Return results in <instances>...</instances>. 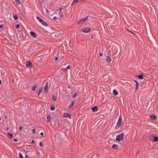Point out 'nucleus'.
Instances as JSON below:
<instances>
[{
    "mask_svg": "<svg viewBox=\"0 0 158 158\" xmlns=\"http://www.w3.org/2000/svg\"><path fill=\"white\" fill-rule=\"evenodd\" d=\"M91 26L89 23H86L84 27L81 30V31L85 33L89 32L91 30Z\"/></svg>",
    "mask_w": 158,
    "mask_h": 158,
    "instance_id": "obj_1",
    "label": "nucleus"
},
{
    "mask_svg": "<svg viewBox=\"0 0 158 158\" xmlns=\"http://www.w3.org/2000/svg\"><path fill=\"white\" fill-rule=\"evenodd\" d=\"M36 19L37 20L40 22L41 24H42L43 25L45 26L46 27L48 26V24L46 22H45L42 19H41L39 17H36Z\"/></svg>",
    "mask_w": 158,
    "mask_h": 158,
    "instance_id": "obj_2",
    "label": "nucleus"
},
{
    "mask_svg": "<svg viewBox=\"0 0 158 158\" xmlns=\"http://www.w3.org/2000/svg\"><path fill=\"white\" fill-rule=\"evenodd\" d=\"M124 135L123 133L118 135L116 139V140L118 141H121L123 140V136Z\"/></svg>",
    "mask_w": 158,
    "mask_h": 158,
    "instance_id": "obj_3",
    "label": "nucleus"
},
{
    "mask_svg": "<svg viewBox=\"0 0 158 158\" xmlns=\"http://www.w3.org/2000/svg\"><path fill=\"white\" fill-rule=\"evenodd\" d=\"M90 18H91L90 17L87 16L84 19H82L80 20V23L79 24L82 23V22H87L88 20H89Z\"/></svg>",
    "mask_w": 158,
    "mask_h": 158,
    "instance_id": "obj_4",
    "label": "nucleus"
},
{
    "mask_svg": "<svg viewBox=\"0 0 158 158\" xmlns=\"http://www.w3.org/2000/svg\"><path fill=\"white\" fill-rule=\"evenodd\" d=\"M50 82L49 81H46L45 87L44 89H48V88H49L50 86Z\"/></svg>",
    "mask_w": 158,
    "mask_h": 158,
    "instance_id": "obj_5",
    "label": "nucleus"
},
{
    "mask_svg": "<svg viewBox=\"0 0 158 158\" xmlns=\"http://www.w3.org/2000/svg\"><path fill=\"white\" fill-rule=\"evenodd\" d=\"M106 60L107 62H110L111 60V58L109 56H106Z\"/></svg>",
    "mask_w": 158,
    "mask_h": 158,
    "instance_id": "obj_6",
    "label": "nucleus"
},
{
    "mask_svg": "<svg viewBox=\"0 0 158 158\" xmlns=\"http://www.w3.org/2000/svg\"><path fill=\"white\" fill-rule=\"evenodd\" d=\"M64 116L65 117H68L71 118V115L70 114H68L67 113H64Z\"/></svg>",
    "mask_w": 158,
    "mask_h": 158,
    "instance_id": "obj_7",
    "label": "nucleus"
},
{
    "mask_svg": "<svg viewBox=\"0 0 158 158\" xmlns=\"http://www.w3.org/2000/svg\"><path fill=\"white\" fill-rule=\"evenodd\" d=\"M32 63L30 62H27L26 64V66L29 68L31 67L32 66Z\"/></svg>",
    "mask_w": 158,
    "mask_h": 158,
    "instance_id": "obj_8",
    "label": "nucleus"
},
{
    "mask_svg": "<svg viewBox=\"0 0 158 158\" xmlns=\"http://www.w3.org/2000/svg\"><path fill=\"white\" fill-rule=\"evenodd\" d=\"M30 33L31 36L35 38L36 37V35L34 32L31 31Z\"/></svg>",
    "mask_w": 158,
    "mask_h": 158,
    "instance_id": "obj_9",
    "label": "nucleus"
},
{
    "mask_svg": "<svg viewBox=\"0 0 158 158\" xmlns=\"http://www.w3.org/2000/svg\"><path fill=\"white\" fill-rule=\"evenodd\" d=\"M150 118L152 120H156V116L155 115L152 114L150 116Z\"/></svg>",
    "mask_w": 158,
    "mask_h": 158,
    "instance_id": "obj_10",
    "label": "nucleus"
},
{
    "mask_svg": "<svg viewBox=\"0 0 158 158\" xmlns=\"http://www.w3.org/2000/svg\"><path fill=\"white\" fill-rule=\"evenodd\" d=\"M152 135V136L153 138H154V140L153 141L154 142H157L158 141V137L156 136H155L154 135Z\"/></svg>",
    "mask_w": 158,
    "mask_h": 158,
    "instance_id": "obj_11",
    "label": "nucleus"
},
{
    "mask_svg": "<svg viewBox=\"0 0 158 158\" xmlns=\"http://www.w3.org/2000/svg\"><path fill=\"white\" fill-rule=\"evenodd\" d=\"M122 122V119L120 117L118 119V122H117V124H118L119 125H120V126Z\"/></svg>",
    "mask_w": 158,
    "mask_h": 158,
    "instance_id": "obj_12",
    "label": "nucleus"
},
{
    "mask_svg": "<svg viewBox=\"0 0 158 158\" xmlns=\"http://www.w3.org/2000/svg\"><path fill=\"white\" fill-rule=\"evenodd\" d=\"M91 109L93 112H95L98 110V107L97 106L91 108Z\"/></svg>",
    "mask_w": 158,
    "mask_h": 158,
    "instance_id": "obj_13",
    "label": "nucleus"
},
{
    "mask_svg": "<svg viewBox=\"0 0 158 158\" xmlns=\"http://www.w3.org/2000/svg\"><path fill=\"white\" fill-rule=\"evenodd\" d=\"M7 135L8 138L10 139H12L13 137L12 134L10 133H7Z\"/></svg>",
    "mask_w": 158,
    "mask_h": 158,
    "instance_id": "obj_14",
    "label": "nucleus"
},
{
    "mask_svg": "<svg viewBox=\"0 0 158 158\" xmlns=\"http://www.w3.org/2000/svg\"><path fill=\"white\" fill-rule=\"evenodd\" d=\"M21 36V35L20 33H18L17 34V39L18 40H20Z\"/></svg>",
    "mask_w": 158,
    "mask_h": 158,
    "instance_id": "obj_15",
    "label": "nucleus"
},
{
    "mask_svg": "<svg viewBox=\"0 0 158 158\" xmlns=\"http://www.w3.org/2000/svg\"><path fill=\"white\" fill-rule=\"evenodd\" d=\"M137 78L140 79H143V75H140L136 77Z\"/></svg>",
    "mask_w": 158,
    "mask_h": 158,
    "instance_id": "obj_16",
    "label": "nucleus"
},
{
    "mask_svg": "<svg viewBox=\"0 0 158 158\" xmlns=\"http://www.w3.org/2000/svg\"><path fill=\"white\" fill-rule=\"evenodd\" d=\"M51 117L50 115H47V120L48 122H49L51 120Z\"/></svg>",
    "mask_w": 158,
    "mask_h": 158,
    "instance_id": "obj_17",
    "label": "nucleus"
},
{
    "mask_svg": "<svg viewBox=\"0 0 158 158\" xmlns=\"http://www.w3.org/2000/svg\"><path fill=\"white\" fill-rule=\"evenodd\" d=\"M74 103L75 102L74 101L72 102L71 104L69 106V108L70 109L71 108H72L74 105Z\"/></svg>",
    "mask_w": 158,
    "mask_h": 158,
    "instance_id": "obj_18",
    "label": "nucleus"
},
{
    "mask_svg": "<svg viewBox=\"0 0 158 158\" xmlns=\"http://www.w3.org/2000/svg\"><path fill=\"white\" fill-rule=\"evenodd\" d=\"M113 94L115 95H117L118 94V92L116 91V89H113Z\"/></svg>",
    "mask_w": 158,
    "mask_h": 158,
    "instance_id": "obj_19",
    "label": "nucleus"
},
{
    "mask_svg": "<svg viewBox=\"0 0 158 158\" xmlns=\"http://www.w3.org/2000/svg\"><path fill=\"white\" fill-rule=\"evenodd\" d=\"M112 148L115 149L118 148V146L117 144H114L112 145Z\"/></svg>",
    "mask_w": 158,
    "mask_h": 158,
    "instance_id": "obj_20",
    "label": "nucleus"
},
{
    "mask_svg": "<svg viewBox=\"0 0 158 158\" xmlns=\"http://www.w3.org/2000/svg\"><path fill=\"white\" fill-rule=\"evenodd\" d=\"M78 93L77 92H76L74 93V94L73 95V98H74L76 97L78 95Z\"/></svg>",
    "mask_w": 158,
    "mask_h": 158,
    "instance_id": "obj_21",
    "label": "nucleus"
},
{
    "mask_svg": "<svg viewBox=\"0 0 158 158\" xmlns=\"http://www.w3.org/2000/svg\"><path fill=\"white\" fill-rule=\"evenodd\" d=\"M79 0H74L72 5L75 4Z\"/></svg>",
    "mask_w": 158,
    "mask_h": 158,
    "instance_id": "obj_22",
    "label": "nucleus"
},
{
    "mask_svg": "<svg viewBox=\"0 0 158 158\" xmlns=\"http://www.w3.org/2000/svg\"><path fill=\"white\" fill-rule=\"evenodd\" d=\"M19 156L20 158H23V156L21 153L20 152L19 153Z\"/></svg>",
    "mask_w": 158,
    "mask_h": 158,
    "instance_id": "obj_23",
    "label": "nucleus"
},
{
    "mask_svg": "<svg viewBox=\"0 0 158 158\" xmlns=\"http://www.w3.org/2000/svg\"><path fill=\"white\" fill-rule=\"evenodd\" d=\"M135 82L136 84V87L135 89H137L138 87L139 83L138 82H136L135 80Z\"/></svg>",
    "mask_w": 158,
    "mask_h": 158,
    "instance_id": "obj_24",
    "label": "nucleus"
},
{
    "mask_svg": "<svg viewBox=\"0 0 158 158\" xmlns=\"http://www.w3.org/2000/svg\"><path fill=\"white\" fill-rule=\"evenodd\" d=\"M52 99L54 101H56V100L57 98L56 97L53 95L52 96Z\"/></svg>",
    "mask_w": 158,
    "mask_h": 158,
    "instance_id": "obj_25",
    "label": "nucleus"
},
{
    "mask_svg": "<svg viewBox=\"0 0 158 158\" xmlns=\"http://www.w3.org/2000/svg\"><path fill=\"white\" fill-rule=\"evenodd\" d=\"M13 17L15 20H17L18 19V17L16 15H13Z\"/></svg>",
    "mask_w": 158,
    "mask_h": 158,
    "instance_id": "obj_26",
    "label": "nucleus"
},
{
    "mask_svg": "<svg viewBox=\"0 0 158 158\" xmlns=\"http://www.w3.org/2000/svg\"><path fill=\"white\" fill-rule=\"evenodd\" d=\"M55 108L54 106H51L50 108V110H55Z\"/></svg>",
    "mask_w": 158,
    "mask_h": 158,
    "instance_id": "obj_27",
    "label": "nucleus"
},
{
    "mask_svg": "<svg viewBox=\"0 0 158 158\" xmlns=\"http://www.w3.org/2000/svg\"><path fill=\"white\" fill-rule=\"evenodd\" d=\"M43 89H39V91L38 92L37 94L38 95H39L41 93Z\"/></svg>",
    "mask_w": 158,
    "mask_h": 158,
    "instance_id": "obj_28",
    "label": "nucleus"
},
{
    "mask_svg": "<svg viewBox=\"0 0 158 158\" xmlns=\"http://www.w3.org/2000/svg\"><path fill=\"white\" fill-rule=\"evenodd\" d=\"M70 67L69 65H68L66 69H64L65 70L67 71V69H70ZM62 70H63V69H62Z\"/></svg>",
    "mask_w": 158,
    "mask_h": 158,
    "instance_id": "obj_29",
    "label": "nucleus"
},
{
    "mask_svg": "<svg viewBox=\"0 0 158 158\" xmlns=\"http://www.w3.org/2000/svg\"><path fill=\"white\" fill-rule=\"evenodd\" d=\"M37 85H35L32 88V89H36L37 87Z\"/></svg>",
    "mask_w": 158,
    "mask_h": 158,
    "instance_id": "obj_30",
    "label": "nucleus"
},
{
    "mask_svg": "<svg viewBox=\"0 0 158 158\" xmlns=\"http://www.w3.org/2000/svg\"><path fill=\"white\" fill-rule=\"evenodd\" d=\"M15 27H16L17 29H18V28H19L20 25L19 24H17V25H15Z\"/></svg>",
    "mask_w": 158,
    "mask_h": 158,
    "instance_id": "obj_31",
    "label": "nucleus"
},
{
    "mask_svg": "<svg viewBox=\"0 0 158 158\" xmlns=\"http://www.w3.org/2000/svg\"><path fill=\"white\" fill-rule=\"evenodd\" d=\"M120 126V125H119L117 124L116 126L115 129H118V128H119V127Z\"/></svg>",
    "mask_w": 158,
    "mask_h": 158,
    "instance_id": "obj_32",
    "label": "nucleus"
},
{
    "mask_svg": "<svg viewBox=\"0 0 158 158\" xmlns=\"http://www.w3.org/2000/svg\"><path fill=\"white\" fill-rule=\"evenodd\" d=\"M46 13L48 15H49L50 14V11L48 10H46Z\"/></svg>",
    "mask_w": 158,
    "mask_h": 158,
    "instance_id": "obj_33",
    "label": "nucleus"
},
{
    "mask_svg": "<svg viewBox=\"0 0 158 158\" xmlns=\"http://www.w3.org/2000/svg\"><path fill=\"white\" fill-rule=\"evenodd\" d=\"M16 2L17 5H19L20 4V2L19 0H17Z\"/></svg>",
    "mask_w": 158,
    "mask_h": 158,
    "instance_id": "obj_34",
    "label": "nucleus"
},
{
    "mask_svg": "<svg viewBox=\"0 0 158 158\" xmlns=\"http://www.w3.org/2000/svg\"><path fill=\"white\" fill-rule=\"evenodd\" d=\"M60 10V11L59 12V14H60V13H61L62 9L61 8V7H60V8L59 9V10Z\"/></svg>",
    "mask_w": 158,
    "mask_h": 158,
    "instance_id": "obj_35",
    "label": "nucleus"
},
{
    "mask_svg": "<svg viewBox=\"0 0 158 158\" xmlns=\"http://www.w3.org/2000/svg\"><path fill=\"white\" fill-rule=\"evenodd\" d=\"M35 89H31V90L30 91L31 93H33L35 92Z\"/></svg>",
    "mask_w": 158,
    "mask_h": 158,
    "instance_id": "obj_36",
    "label": "nucleus"
},
{
    "mask_svg": "<svg viewBox=\"0 0 158 158\" xmlns=\"http://www.w3.org/2000/svg\"><path fill=\"white\" fill-rule=\"evenodd\" d=\"M39 145L40 146H41V147L42 146L43 142L41 141L40 142V143H39Z\"/></svg>",
    "mask_w": 158,
    "mask_h": 158,
    "instance_id": "obj_37",
    "label": "nucleus"
},
{
    "mask_svg": "<svg viewBox=\"0 0 158 158\" xmlns=\"http://www.w3.org/2000/svg\"><path fill=\"white\" fill-rule=\"evenodd\" d=\"M35 131H36V130L35 129H33V131H32V134H34V133H35Z\"/></svg>",
    "mask_w": 158,
    "mask_h": 158,
    "instance_id": "obj_38",
    "label": "nucleus"
},
{
    "mask_svg": "<svg viewBox=\"0 0 158 158\" xmlns=\"http://www.w3.org/2000/svg\"><path fill=\"white\" fill-rule=\"evenodd\" d=\"M19 129L20 131L22 130L23 129V127L22 126H20Z\"/></svg>",
    "mask_w": 158,
    "mask_h": 158,
    "instance_id": "obj_39",
    "label": "nucleus"
},
{
    "mask_svg": "<svg viewBox=\"0 0 158 158\" xmlns=\"http://www.w3.org/2000/svg\"><path fill=\"white\" fill-rule=\"evenodd\" d=\"M3 26L2 24H1L0 25V28H3Z\"/></svg>",
    "mask_w": 158,
    "mask_h": 158,
    "instance_id": "obj_40",
    "label": "nucleus"
},
{
    "mask_svg": "<svg viewBox=\"0 0 158 158\" xmlns=\"http://www.w3.org/2000/svg\"><path fill=\"white\" fill-rule=\"evenodd\" d=\"M14 140L15 142H17L18 140V139L17 138L14 139Z\"/></svg>",
    "mask_w": 158,
    "mask_h": 158,
    "instance_id": "obj_41",
    "label": "nucleus"
},
{
    "mask_svg": "<svg viewBox=\"0 0 158 158\" xmlns=\"http://www.w3.org/2000/svg\"><path fill=\"white\" fill-rule=\"evenodd\" d=\"M58 59H59V57H56L55 58V60L56 61V60H58Z\"/></svg>",
    "mask_w": 158,
    "mask_h": 158,
    "instance_id": "obj_42",
    "label": "nucleus"
},
{
    "mask_svg": "<svg viewBox=\"0 0 158 158\" xmlns=\"http://www.w3.org/2000/svg\"><path fill=\"white\" fill-rule=\"evenodd\" d=\"M57 17H53V19L54 20H56L57 19Z\"/></svg>",
    "mask_w": 158,
    "mask_h": 158,
    "instance_id": "obj_43",
    "label": "nucleus"
},
{
    "mask_svg": "<svg viewBox=\"0 0 158 158\" xmlns=\"http://www.w3.org/2000/svg\"><path fill=\"white\" fill-rule=\"evenodd\" d=\"M59 14H60V18H61V16H63V13H60Z\"/></svg>",
    "mask_w": 158,
    "mask_h": 158,
    "instance_id": "obj_44",
    "label": "nucleus"
},
{
    "mask_svg": "<svg viewBox=\"0 0 158 158\" xmlns=\"http://www.w3.org/2000/svg\"><path fill=\"white\" fill-rule=\"evenodd\" d=\"M102 55H103L102 53H99V56H102Z\"/></svg>",
    "mask_w": 158,
    "mask_h": 158,
    "instance_id": "obj_45",
    "label": "nucleus"
},
{
    "mask_svg": "<svg viewBox=\"0 0 158 158\" xmlns=\"http://www.w3.org/2000/svg\"><path fill=\"white\" fill-rule=\"evenodd\" d=\"M25 158H30V157L26 155Z\"/></svg>",
    "mask_w": 158,
    "mask_h": 158,
    "instance_id": "obj_46",
    "label": "nucleus"
},
{
    "mask_svg": "<svg viewBox=\"0 0 158 158\" xmlns=\"http://www.w3.org/2000/svg\"><path fill=\"white\" fill-rule=\"evenodd\" d=\"M40 135L42 136H43V135L44 134V133L43 132H42L40 133Z\"/></svg>",
    "mask_w": 158,
    "mask_h": 158,
    "instance_id": "obj_47",
    "label": "nucleus"
},
{
    "mask_svg": "<svg viewBox=\"0 0 158 158\" xmlns=\"http://www.w3.org/2000/svg\"><path fill=\"white\" fill-rule=\"evenodd\" d=\"M31 142L32 143H34L35 142V141L34 140H32V141H31Z\"/></svg>",
    "mask_w": 158,
    "mask_h": 158,
    "instance_id": "obj_48",
    "label": "nucleus"
},
{
    "mask_svg": "<svg viewBox=\"0 0 158 158\" xmlns=\"http://www.w3.org/2000/svg\"><path fill=\"white\" fill-rule=\"evenodd\" d=\"M40 56H38L37 57V60H39L40 59Z\"/></svg>",
    "mask_w": 158,
    "mask_h": 158,
    "instance_id": "obj_49",
    "label": "nucleus"
},
{
    "mask_svg": "<svg viewBox=\"0 0 158 158\" xmlns=\"http://www.w3.org/2000/svg\"><path fill=\"white\" fill-rule=\"evenodd\" d=\"M48 89H44V91L45 93H46L48 91Z\"/></svg>",
    "mask_w": 158,
    "mask_h": 158,
    "instance_id": "obj_50",
    "label": "nucleus"
},
{
    "mask_svg": "<svg viewBox=\"0 0 158 158\" xmlns=\"http://www.w3.org/2000/svg\"><path fill=\"white\" fill-rule=\"evenodd\" d=\"M35 46H31V48H32H32H35Z\"/></svg>",
    "mask_w": 158,
    "mask_h": 158,
    "instance_id": "obj_51",
    "label": "nucleus"
},
{
    "mask_svg": "<svg viewBox=\"0 0 158 158\" xmlns=\"http://www.w3.org/2000/svg\"><path fill=\"white\" fill-rule=\"evenodd\" d=\"M43 87H44L43 86V87L41 86L40 89H43Z\"/></svg>",
    "mask_w": 158,
    "mask_h": 158,
    "instance_id": "obj_52",
    "label": "nucleus"
},
{
    "mask_svg": "<svg viewBox=\"0 0 158 158\" xmlns=\"http://www.w3.org/2000/svg\"><path fill=\"white\" fill-rule=\"evenodd\" d=\"M2 81L1 80H0V85H1V83H2Z\"/></svg>",
    "mask_w": 158,
    "mask_h": 158,
    "instance_id": "obj_53",
    "label": "nucleus"
},
{
    "mask_svg": "<svg viewBox=\"0 0 158 158\" xmlns=\"http://www.w3.org/2000/svg\"><path fill=\"white\" fill-rule=\"evenodd\" d=\"M71 88L70 86H68V88L69 89H70V88Z\"/></svg>",
    "mask_w": 158,
    "mask_h": 158,
    "instance_id": "obj_54",
    "label": "nucleus"
},
{
    "mask_svg": "<svg viewBox=\"0 0 158 158\" xmlns=\"http://www.w3.org/2000/svg\"><path fill=\"white\" fill-rule=\"evenodd\" d=\"M20 18L21 19H22V17L21 16H20Z\"/></svg>",
    "mask_w": 158,
    "mask_h": 158,
    "instance_id": "obj_55",
    "label": "nucleus"
},
{
    "mask_svg": "<svg viewBox=\"0 0 158 158\" xmlns=\"http://www.w3.org/2000/svg\"><path fill=\"white\" fill-rule=\"evenodd\" d=\"M5 117V118H6L7 116H6Z\"/></svg>",
    "mask_w": 158,
    "mask_h": 158,
    "instance_id": "obj_56",
    "label": "nucleus"
},
{
    "mask_svg": "<svg viewBox=\"0 0 158 158\" xmlns=\"http://www.w3.org/2000/svg\"><path fill=\"white\" fill-rule=\"evenodd\" d=\"M1 121V118L0 117V121Z\"/></svg>",
    "mask_w": 158,
    "mask_h": 158,
    "instance_id": "obj_57",
    "label": "nucleus"
},
{
    "mask_svg": "<svg viewBox=\"0 0 158 158\" xmlns=\"http://www.w3.org/2000/svg\"><path fill=\"white\" fill-rule=\"evenodd\" d=\"M92 38H93V35L92 36Z\"/></svg>",
    "mask_w": 158,
    "mask_h": 158,
    "instance_id": "obj_58",
    "label": "nucleus"
},
{
    "mask_svg": "<svg viewBox=\"0 0 158 158\" xmlns=\"http://www.w3.org/2000/svg\"><path fill=\"white\" fill-rule=\"evenodd\" d=\"M151 137V135H150V137Z\"/></svg>",
    "mask_w": 158,
    "mask_h": 158,
    "instance_id": "obj_59",
    "label": "nucleus"
},
{
    "mask_svg": "<svg viewBox=\"0 0 158 158\" xmlns=\"http://www.w3.org/2000/svg\"><path fill=\"white\" fill-rule=\"evenodd\" d=\"M15 1H16L17 0H15Z\"/></svg>",
    "mask_w": 158,
    "mask_h": 158,
    "instance_id": "obj_60",
    "label": "nucleus"
}]
</instances>
